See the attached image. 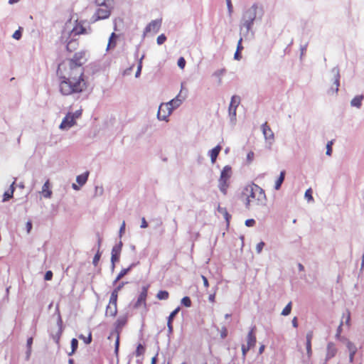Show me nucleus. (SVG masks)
<instances>
[{
	"mask_svg": "<svg viewBox=\"0 0 364 364\" xmlns=\"http://www.w3.org/2000/svg\"><path fill=\"white\" fill-rule=\"evenodd\" d=\"M242 38H240L237 43V50H238V51H241L243 49V46H242Z\"/></svg>",
	"mask_w": 364,
	"mask_h": 364,
	"instance_id": "nucleus-53",
	"label": "nucleus"
},
{
	"mask_svg": "<svg viewBox=\"0 0 364 364\" xmlns=\"http://www.w3.org/2000/svg\"><path fill=\"white\" fill-rule=\"evenodd\" d=\"M149 288V285L144 286L141 289V291L137 299V301L135 304V307H139L141 305L146 306V300L148 294V289Z\"/></svg>",
	"mask_w": 364,
	"mask_h": 364,
	"instance_id": "nucleus-9",
	"label": "nucleus"
},
{
	"mask_svg": "<svg viewBox=\"0 0 364 364\" xmlns=\"http://www.w3.org/2000/svg\"><path fill=\"white\" fill-rule=\"evenodd\" d=\"M305 198L308 200H313V196H312V190L311 188H309L305 192Z\"/></svg>",
	"mask_w": 364,
	"mask_h": 364,
	"instance_id": "nucleus-36",
	"label": "nucleus"
},
{
	"mask_svg": "<svg viewBox=\"0 0 364 364\" xmlns=\"http://www.w3.org/2000/svg\"><path fill=\"white\" fill-rule=\"evenodd\" d=\"M220 150H221V146L218 145L210 151L209 155H210V157L211 159V162L213 164H214L215 162L216 159H217Z\"/></svg>",
	"mask_w": 364,
	"mask_h": 364,
	"instance_id": "nucleus-17",
	"label": "nucleus"
},
{
	"mask_svg": "<svg viewBox=\"0 0 364 364\" xmlns=\"http://www.w3.org/2000/svg\"><path fill=\"white\" fill-rule=\"evenodd\" d=\"M78 46V42L76 40L70 41L67 45V50L69 52L74 51Z\"/></svg>",
	"mask_w": 364,
	"mask_h": 364,
	"instance_id": "nucleus-22",
	"label": "nucleus"
},
{
	"mask_svg": "<svg viewBox=\"0 0 364 364\" xmlns=\"http://www.w3.org/2000/svg\"><path fill=\"white\" fill-rule=\"evenodd\" d=\"M12 36L16 40H19L21 38V28H19L18 30L16 31Z\"/></svg>",
	"mask_w": 364,
	"mask_h": 364,
	"instance_id": "nucleus-39",
	"label": "nucleus"
},
{
	"mask_svg": "<svg viewBox=\"0 0 364 364\" xmlns=\"http://www.w3.org/2000/svg\"><path fill=\"white\" fill-rule=\"evenodd\" d=\"M52 278H53V272L50 270L47 271L46 272L45 277H44L45 280L50 281L52 279Z\"/></svg>",
	"mask_w": 364,
	"mask_h": 364,
	"instance_id": "nucleus-45",
	"label": "nucleus"
},
{
	"mask_svg": "<svg viewBox=\"0 0 364 364\" xmlns=\"http://www.w3.org/2000/svg\"><path fill=\"white\" fill-rule=\"evenodd\" d=\"M306 347L307 355L309 357H311L312 355L311 343L306 342Z\"/></svg>",
	"mask_w": 364,
	"mask_h": 364,
	"instance_id": "nucleus-41",
	"label": "nucleus"
},
{
	"mask_svg": "<svg viewBox=\"0 0 364 364\" xmlns=\"http://www.w3.org/2000/svg\"><path fill=\"white\" fill-rule=\"evenodd\" d=\"M363 98L364 96L362 95L355 96L350 102L351 106L360 108L361 107Z\"/></svg>",
	"mask_w": 364,
	"mask_h": 364,
	"instance_id": "nucleus-18",
	"label": "nucleus"
},
{
	"mask_svg": "<svg viewBox=\"0 0 364 364\" xmlns=\"http://www.w3.org/2000/svg\"><path fill=\"white\" fill-rule=\"evenodd\" d=\"M121 250H122V245L121 244L115 245L112 247L111 261H112L113 266L114 265V263L119 259Z\"/></svg>",
	"mask_w": 364,
	"mask_h": 364,
	"instance_id": "nucleus-11",
	"label": "nucleus"
},
{
	"mask_svg": "<svg viewBox=\"0 0 364 364\" xmlns=\"http://www.w3.org/2000/svg\"><path fill=\"white\" fill-rule=\"evenodd\" d=\"M148 227V223L144 218H141V228H146Z\"/></svg>",
	"mask_w": 364,
	"mask_h": 364,
	"instance_id": "nucleus-52",
	"label": "nucleus"
},
{
	"mask_svg": "<svg viewBox=\"0 0 364 364\" xmlns=\"http://www.w3.org/2000/svg\"><path fill=\"white\" fill-rule=\"evenodd\" d=\"M124 229H125V223L123 222L122 224V226L120 228V232L122 233V232H124Z\"/></svg>",
	"mask_w": 364,
	"mask_h": 364,
	"instance_id": "nucleus-63",
	"label": "nucleus"
},
{
	"mask_svg": "<svg viewBox=\"0 0 364 364\" xmlns=\"http://www.w3.org/2000/svg\"><path fill=\"white\" fill-rule=\"evenodd\" d=\"M178 65L180 68L181 69H183L185 65H186V60L184 59V58L183 57H181L178 60Z\"/></svg>",
	"mask_w": 364,
	"mask_h": 364,
	"instance_id": "nucleus-40",
	"label": "nucleus"
},
{
	"mask_svg": "<svg viewBox=\"0 0 364 364\" xmlns=\"http://www.w3.org/2000/svg\"><path fill=\"white\" fill-rule=\"evenodd\" d=\"M292 325L294 328H297L298 327V321H297V318L296 317H294L293 319H292Z\"/></svg>",
	"mask_w": 364,
	"mask_h": 364,
	"instance_id": "nucleus-59",
	"label": "nucleus"
},
{
	"mask_svg": "<svg viewBox=\"0 0 364 364\" xmlns=\"http://www.w3.org/2000/svg\"><path fill=\"white\" fill-rule=\"evenodd\" d=\"M169 297V293L167 291L161 290L156 294L159 300H166Z\"/></svg>",
	"mask_w": 364,
	"mask_h": 364,
	"instance_id": "nucleus-23",
	"label": "nucleus"
},
{
	"mask_svg": "<svg viewBox=\"0 0 364 364\" xmlns=\"http://www.w3.org/2000/svg\"><path fill=\"white\" fill-rule=\"evenodd\" d=\"M117 36L114 33H112L109 38V42H108V45H107V49H109V48H112L114 47H115L116 46V41H115V38H116Z\"/></svg>",
	"mask_w": 364,
	"mask_h": 364,
	"instance_id": "nucleus-25",
	"label": "nucleus"
},
{
	"mask_svg": "<svg viewBox=\"0 0 364 364\" xmlns=\"http://www.w3.org/2000/svg\"><path fill=\"white\" fill-rule=\"evenodd\" d=\"M118 293H119V288H115L111 294L109 304H117Z\"/></svg>",
	"mask_w": 364,
	"mask_h": 364,
	"instance_id": "nucleus-21",
	"label": "nucleus"
},
{
	"mask_svg": "<svg viewBox=\"0 0 364 364\" xmlns=\"http://www.w3.org/2000/svg\"><path fill=\"white\" fill-rule=\"evenodd\" d=\"M347 348H348L350 353L352 352V350H353V352L357 351L356 347L351 342H348L347 343Z\"/></svg>",
	"mask_w": 364,
	"mask_h": 364,
	"instance_id": "nucleus-44",
	"label": "nucleus"
},
{
	"mask_svg": "<svg viewBox=\"0 0 364 364\" xmlns=\"http://www.w3.org/2000/svg\"><path fill=\"white\" fill-rule=\"evenodd\" d=\"M335 84H336V90L338 91V86H339V80L338 78H336V80H335Z\"/></svg>",
	"mask_w": 364,
	"mask_h": 364,
	"instance_id": "nucleus-62",
	"label": "nucleus"
},
{
	"mask_svg": "<svg viewBox=\"0 0 364 364\" xmlns=\"http://www.w3.org/2000/svg\"><path fill=\"white\" fill-rule=\"evenodd\" d=\"M251 348L247 345L242 346V352L243 358H245L247 353L250 350Z\"/></svg>",
	"mask_w": 364,
	"mask_h": 364,
	"instance_id": "nucleus-42",
	"label": "nucleus"
},
{
	"mask_svg": "<svg viewBox=\"0 0 364 364\" xmlns=\"http://www.w3.org/2000/svg\"><path fill=\"white\" fill-rule=\"evenodd\" d=\"M100 257H101V252L98 250L97 252V253L95 254V255L93 258V260H92V263L95 266H97L98 264V262L100 259Z\"/></svg>",
	"mask_w": 364,
	"mask_h": 364,
	"instance_id": "nucleus-34",
	"label": "nucleus"
},
{
	"mask_svg": "<svg viewBox=\"0 0 364 364\" xmlns=\"http://www.w3.org/2000/svg\"><path fill=\"white\" fill-rule=\"evenodd\" d=\"M13 194H14L13 189L11 190L10 191H6L3 196V201L5 202V201L9 200L10 198H11L13 197Z\"/></svg>",
	"mask_w": 364,
	"mask_h": 364,
	"instance_id": "nucleus-30",
	"label": "nucleus"
},
{
	"mask_svg": "<svg viewBox=\"0 0 364 364\" xmlns=\"http://www.w3.org/2000/svg\"><path fill=\"white\" fill-rule=\"evenodd\" d=\"M78 338L82 340L85 344H90L92 342V333L89 331L87 336L80 334L78 336Z\"/></svg>",
	"mask_w": 364,
	"mask_h": 364,
	"instance_id": "nucleus-24",
	"label": "nucleus"
},
{
	"mask_svg": "<svg viewBox=\"0 0 364 364\" xmlns=\"http://www.w3.org/2000/svg\"><path fill=\"white\" fill-rule=\"evenodd\" d=\"M264 246V242H259L256 246V250L257 253H260Z\"/></svg>",
	"mask_w": 364,
	"mask_h": 364,
	"instance_id": "nucleus-43",
	"label": "nucleus"
},
{
	"mask_svg": "<svg viewBox=\"0 0 364 364\" xmlns=\"http://www.w3.org/2000/svg\"><path fill=\"white\" fill-rule=\"evenodd\" d=\"M111 11L107 5H102L98 8L92 17V21L107 18L110 16Z\"/></svg>",
	"mask_w": 364,
	"mask_h": 364,
	"instance_id": "nucleus-7",
	"label": "nucleus"
},
{
	"mask_svg": "<svg viewBox=\"0 0 364 364\" xmlns=\"http://www.w3.org/2000/svg\"><path fill=\"white\" fill-rule=\"evenodd\" d=\"M78 347V341L76 338H73L71 340V348H72V352L70 353V355L74 353Z\"/></svg>",
	"mask_w": 364,
	"mask_h": 364,
	"instance_id": "nucleus-31",
	"label": "nucleus"
},
{
	"mask_svg": "<svg viewBox=\"0 0 364 364\" xmlns=\"http://www.w3.org/2000/svg\"><path fill=\"white\" fill-rule=\"evenodd\" d=\"M117 314V304H108L105 311L107 316L114 317Z\"/></svg>",
	"mask_w": 364,
	"mask_h": 364,
	"instance_id": "nucleus-16",
	"label": "nucleus"
},
{
	"mask_svg": "<svg viewBox=\"0 0 364 364\" xmlns=\"http://www.w3.org/2000/svg\"><path fill=\"white\" fill-rule=\"evenodd\" d=\"M285 173H286L285 171H281L279 178H277V180L275 182L274 188L276 190H279L280 188L283 181L284 180Z\"/></svg>",
	"mask_w": 364,
	"mask_h": 364,
	"instance_id": "nucleus-20",
	"label": "nucleus"
},
{
	"mask_svg": "<svg viewBox=\"0 0 364 364\" xmlns=\"http://www.w3.org/2000/svg\"><path fill=\"white\" fill-rule=\"evenodd\" d=\"M80 114L79 113L76 116H75L74 114L68 113L65 118L63 119L60 128V129H68L70 128L72 126H73L75 123V118L78 117V116Z\"/></svg>",
	"mask_w": 364,
	"mask_h": 364,
	"instance_id": "nucleus-8",
	"label": "nucleus"
},
{
	"mask_svg": "<svg viewBox=\"0 0 364 364\" xmlns=\"http://www.w3.org/2000/svg\"><path fill=\"white\" fill-rule=\"evenodd\" d=\"M236 109H237V107H232L231 105H230V107H229L230 114L232 115L233 117H235Z\"/></svg>",
	"mask_w": 364,
	"mask_h": 364,
	"instance_id": "nucleus-50",
	"label": "nucleus"
},
{
	"mask_svg": "<svg viewBox=\"0 0 364 364\" xmlns=\"http://www.w3.org/2000/svg\"><path fill=\"white\" fill-rule=\"evenodd\" d=\"M234 57H235V59H236L237 60H240L242 58V56L240 55V51L236 50Z\"/></svg>",
	"mask_w": 364,
	"mask_h": 364,
	"instance_id": "nucleus-57",
	"label": "nucleus"
},
{
	"mask_svg": "<svg viewBox=\"0 0 364 364\" xmlns=\"http://www.w3.org/2000/svg\"><path fill=\"white\" fill-rule=\"evenodd\" d=\"M240 103V98L238 96L234 95L231 98L230 104L232 107H237L239 104Z\"/></svg>",
	"mask_w": 364,
	"mask_h": 364,
	"instance_id": "nucleus-27",
	"label": "nucleus"
},
{
	"mask_svg": "<svg viewBox=\"0 0 364 364\" xmlns=\"http://www.w3.org/2000/svg\"><path fill=\"white\" fill-rule=\"evenodd\" d=\"M291 302L290 301L282 310V315L287 316L291 313Z\"/></svg>",
	"mask_w": 364,
	"mask_h": 364,
	"instance_id": "nucleus-29",
	"label": "nucleus"
},
{
	"mask_svg": "<svg viewBox=\"0 0 364 364\" xmlns=\"http://www.w3.org/2000/svg\"><path fill=\"white\" fill-rule=\"evenodd\" d=\"M41 193L44 198H50L52 196V191L50 189V184L49 180H47L43 184L41 190Z\"/></svg>",
	"mask_w": 364,
	"mask_h": 364,
	"instance_id": "nucleus-15",
	"label": "nucleus"
},
{
	"mask_svg": "<svg viewBox=\"0 0 364 364\" xmlns=\"http://www.w3.org/2000/svg\"><path fill=\"white\" fill-rule=\"evenodd\" d=\"M256 11H257V6L254 5L250 9L246 11V12L244 14L243 26L247 28V30H249L253 23V22L255 19V17H256Z\"/></svg>",
	"mask_w": 364,
	"mask_h": 364,
	"instance_id": "nucleus-5",
	"label": "nucleus"
},
{
	"mask_svg": "<svg viewBox=\"0 0 364 364\" xmlns=\"http://www.w3.org/2000/svg\"><path fill=\"white\" fill-rule=\"evenodd\" d=\"M166 37L165 36V35L164 34H161L157 38V43L159 45H161V44H163L166 41Z\"/></svg>",
	"mask_w": 364,
	"mask_h": 364,
	"instance_id": "nucleus-38",
	"label": "nucleus"
},
{
	"mask_svg": "<svg viewBox=\"0 0 364 364\" xmlns=\"http://www.w3.org/2000/svg\"><path fill=\"white\" fill-rule=\"evenodd\" d=\"M341 327H342V323L340 324V326H338V331H337V333H336V336L338 337L341 333Z\"/></svg>",
	"mask_w": 364,
	"mask_h": 364,
	"instance_id": "nucleus-61",
	"label": "nucleus"
},
{
	"mask_svg": "<svg viewBox=\"0 0 364 364\" xmlns=\"http://www.w3.org/2000/svg\"><path fill=\"white\" fill-rule=\"evenodd\" d=\"M156 360H157V358H156V356L152 358L151 364H156Z\"/></svg>",
	"mask_w": 364,
	"mask_h": 364,
	"instance_id": "nucleus-64",
	"label": "nucleus"
},
{
	"mask_svg": "<svg viewBox=\"0 0 364 364\" xmlns=\"http://www.w3.org/2000/svg\"><path fill=\"white\" fill-rule=\"evenodd\" d=\"M87 59L85 51L75 53L72 58L58 65L57 73L62 78L60 91L63 95L80 93L87 88L83 65Z\"/></svg>",
	"mask_w": 364,
	"mask_h": 364,
	"instance_id": "nucleus-1",
	"label": "nucleus"
},
{
	"mask_svg": "<svg viewBox=\"0 0 364 364\" xmlns=\"http://www.w3.org/2000/svg\"><path fill=\"white\" fill-rule=\"evenodd\" d=\"M314 333L313 331H310L306 333V342L311 343V340L313 338Z\"/></svg>",
	"mask_w": 364,
	"mask_h": 364,
	"instance_id": "nucleus-46",
	"label": "nucleus"
},
{
	"mask_svg": "<svg viewBox=\"0 0 364 364\" xmlns=\"http://www.w3.org/2000/svg\"><path fill=\"white\" fill-rule=\"evenodd\" d=\"M144 352H145V348L141 344L139 343L137 346L136 351H135L136 356H137V357L141 356V355H144Z\"/></svg>",
	"mask_w": 364,
	"mask_h": 364,
	"instance_id": "nucleus-28",
	"label": "nucleus"
},
{
	"mask_svg": "<svg viewBox=\"0 0 364 364\" xmlns=\"http://www.w3.org/2000/svg\"><path fill=\"white\" fill-rule=\"evenodd\" d=\"M179 95L176 97V98L171 100L168 103H171V107H173V109L178 107L182 102V100L179 99Z\"/></svg>",
	"mask_w": 364,
	"mask_h": 364,
	"instance_id": "nucleus-26",
	"label": "nucleus"
},
{
	"mask_svg": "<svg viewBox=\"0 0 364 364\" xmlns=\"http://www.w3.org/2000/svg\"><path fill=\"white\" fill-rule=\"evenodd\" d=\"M337 353V348L334 343H329L327 346V352H326V360H328L333 358Z\"/></svg>",
	"mask_w": 364,
	"mask_h": 364,
	"instance_id": "nucleus-14",
	"label": "nucleus"
},
{
	"mask_svg": "<svg viewBox=\"0 0 364 364\" xmlns=\"http://www.w3.org/2000/svg\"><path fill=\"white\" fill-rule=\"evenodd\" d=\"M201 278H202V279H203L204 287H205L206 289H207V288H208V287H209V283H208V279H207L205 276H203V275H202V276H201Z\"/></svg>",
	"mask_w": 364,
	"mask_h": 364,
	"instance_id": "nucleus-51",
	"label": "nucleus"
},
{
	"mask_svg": "<svg viewBox=\"0 0 364 364\" xmlns=\"http://www.w3.org/2000/svg\"><path fill=\"white\" fill-rule=\"evenodd\" d=\"M255 224L254 219H248L245 221V225L248 227H252Z\"/></svg>",
	"mask_w": 364,
	"mask_h": 364,
	"instance_id": "nucleus-47",
	"label": "nucleus"
},
{
	"mask_svg": "<svg viewBox=\"0 0 364 364\" xmlns=\"http://www.w3.org/2000/svg\"><path fill=\"white\" fill-rule=\"evenodd\" d=\"M262 129L265 139L269 141L274 140V133L269 126L267 124V122H265L262 125Z\"/></svg>",
	"mask_w": 364,
	"mask_h": 364,
	"instance_id": "nucleus-12",
	"label": "nucleus"
},
{
	"mask_svg": "<svg viewBox=\"0 0 364 364\" xmlns=\"http://www.w3.org/2000/svg\"><path fill=\"white\" fill-rule=\"evenodd\" d=\"M227 336V329L225 328H223L221 331V337L225 338Z\"/></svg>",
	"mask_w": 364,
	"mask_h": 364,
	"instance_id": "nucleus-60",
	"label": "nucleus"
},
{
	"mask_svg": "<svg viewBox=\"0 0 364 364\" xmlns=\"http://www.w3.org/2000/svg\"><path fill=\"white\" fill-rule=\"evenodd\" d=\"M179 311L180 307H177L175 310H173L168 317V321H171L173 322L174 317L176 316Z\"/></svg>",
	"mask_w": 364,
	"mask_h": 364,
	"instance_id": "nucleus-35",
	"label": "nucleus"
},
{
	"mask_svg": "<svg viewBox=\"0 0 364 364\" xmlns=\"http://www.w3.org/2000/svg\"><path fill=\"white\" fill-rule=\"evenodd\" d=\"M161 20H154L150 22L145 28V33H151L153 32L154 33H157L161 27Z\"/></svg>",
	"mask_w": 364,
	"mask_h": 364,
	"instance_id": "nucleus-10",
	"label": "nucleus"
},
{
	"mask_svg": "<svg viewBox=\"0 0 364 364\" xmlns=\"http://www.w3.org/2000/svg\"><path fill=\"white\" fill-rule=\"evenodd\" d=\"M255 326L252 327L247 336V346L252 348L256 344Z\"/></svg>",
	"mask_w": 364,
	"mask_h": 364,
	"instance_id": "nucleus-13",
	"label": "nucleus"
},
{
	"mask_svg": "<svg viewBox=\"0 0 364 364\" xmlns=\"http://www.w3.org/2000/svg\"><path fill=\"white\" fill-rule=\"evenodd\" d=\"M130 270V267L127 269H123L120 271L119 274L117 277L116 281L121 279L124 275H126L128 272Z\"/></svg>",
	"mask_w": 364,
	"mask_h": 364,
	"instance_id": "nucleus-33",
	"label": "nucleus"
},
{
	"mask_svg": "<svg viewBox=\"0 0 364 364\" xmlns=\"http://www.w3.org/2000/svg\"><path fill=\"white\" fill-rule=\"evenodd\" d=\"M26 231H27V233H30L31 229H32V223L31 221H28L26 224Z\"/></svg>",
	"mask_w": 364,
	"mask_h": 364,
	"instance_id": "nucleus-49",
	"label": "nucleus"
},
{
	"mask_svg": "<svg viewBox=\"0 0 364 364\" xmlns=\"http://www.w3.org/2000/svg\"><path fill=\"white\" fill-rule=\"evenodd\" d=\"M355 353L356 352H353V350H352V352L350 353V355H349V361H350V363H353V362L354 355H355Z\"/></svg>",
	"mask_w": 364,
	"mask_h": 364,
	"instance_id": "nucleus-56",
	"label": "nucleus"
},
{
	"mask_svg": "<svg viewBox=\"0 0 364 364\" xmlns=\"http://www.w3.org/2000/svg\"><path fill=\"white\" fill-rule=\"evenodd\" d=\"M167 326H168V329L169 333H171L173 331V325H172V321H167Z\"/></svg>",
	"mask_w": 364,
	"mask_h": 364,
	"instance_id": "nucleus-54",
	"label": "nucleus"
},
{
	"mask_svg": "<svg viewBox=\"0 0 364 364\" xmlns=\"http://www.w3.org/2000/svg\"><path fill=\"white\" fill-rule=\"evenodd\" d=\"M89 172H85L77 176L76 181L80 186H83L87 181Z\"/></svg>",
	"mask_w": 364,
	"mask_h": 364,
	"instance_id": "nucleus-19",
	"label": "nucleus"
},
{
	"mask_svg": "<svg viewBox=\"0 0 364 364\" xmlns=\"http://www.w3.org/2000/svg\"><path fill=\"white\" fill-rule=\"evenodd\" d=\"M232 175L231 166L227 165L223 167L218 180V188L225 195L230 184V178Z\"/></svg>",
	"mask_w": 364,
	"mask_h": 364,
	"instance_id": "nucleus-3",
	"label": "nucleus"
},
{
	"mask_svg": "<svg viewBox=\"0 0 364 364\" xmlns=\"http://www.w3.org/2000/svg\"><path fill=\"white\" fill-rule=\"evenodd\" d=\"M173 107H171V103H162L158 110L157 117L160 120L167 121V118L170 116Z\"/></svg>",
	"mask_w": 364,
	"mask_h": 364,
	"instance_id": "nucleus-6",
	"label": "nucleus"
},
{
	"mask_svg": "<svg viewBox=\"0 0 364 364\" xmlns=\"http://www.w3.org/2000/svg\"><path fill=\"white\" fill-rule=\"evenodd\" d=\"M332 145H333V141H330L327 143V145H326V154L328 155V156H331V153H332Z\"/></svg>",
	"mask_w": 364,
	"mask_h": 364,
	"instance_id": "nucleus-37",
	"label": "nucleus"
},
{
	"mask_svg": "<svg viewBox=\"0 0 364 364\" xmlns=\"http://www.w3.org/2000/svg\"><path fill=\"white\" fill-rule=\"evenodd\" d=\"M254 158V153L250 151L247 154V159L249 161H252Z\"/></svg>",
	"mask_w": 364,
	"mask_h": 364,
	"instance_id": "nucleus-58",
	"label": "nucleus"
},
{
	"mask_svg": "<svg viewBox=\"0 0 364 364\" xmlns=\"http://www.w3.org/2000/svg\"><path fill=\"white\" fill-rule=\"evenodd\" d=\"M127 316H119L117 320L115 322V329L117 331V338L115 341V349L114 352L115 354L117 355L119 352V333L122 328L127 324Z\"/></svg>",
	"mask_w": 364,
	"mask_h": 364,
	"instance_id": "nucleus-4",
	"label": "nucleus"
},
{
	"mask_svg": "<svg viewBox=\"0 0 364 364\" xmlns=\"http://www.w3.org/2000/svg\"><path fill=\"white\" fill-rule=\"evenodd\" d=\"M226 1H227V6H228L229 12L231 13L232 12V3H231V0H226Z\"/></svg>",
	"mask_w": 364,
	"mask_h": 364,
	"instance_id": "nucleus-55",
	"label": "nucleus"
},
{
	"mask_svg": "<svg viewBox=\"0 0 364 364\" xmlns=\"http://www.w3.org/2000/svg\"><path fill=\"white\" fill-rule=\"evenodd\" d=\"M242 194L245 197L247 207H250L251 205L262 204L266 200V195L263 189L254 183L247 185Z\"/></svg>",
	"mask_w": 364,
	"mask_h": 364,
	"instance_id": "nucleus-2",
	"label": "nucleus"
},
{
	"mask_svg": "<svg viewBox=\"0 0 364 364\" xmlns=\"http://www.w3.org/2000/svg\"><path fill=\"white\" fill-rule=\"evenodd\" d=\"M32 343H33V338L31 337V338H28V340H27V347H28V352H31V350Z\"/></svg>",
	"mask_w": 364,
	"mask_h": 364,
	"instance_id": "nucleus-48",
	"label": "nucleus"
},
{
	"mask_svg": "<svg viewBox=\"0 0 364 364\" xmlns=\"http://www.w3.org/2000/svg\"><path fill=\"white\" fill-rule=\"evenodd\" d=\"M181 304L186 307H190L192 304L191 300L188 296H184L181 299Z\"/></svg>",
	"mask_w": 364,
	"mask_h": 364,
	"instance_id": "nucleus-32",
	"label": "nucleus"
}]
</instances>
